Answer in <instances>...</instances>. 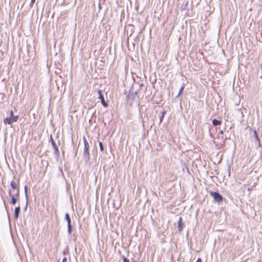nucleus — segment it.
<instances>
[{"mask_svg":"<svg viewBox=\"0 0 262 262\" xmlns=\"http://www.w3.org/2000/svg\"><path fill=\"white\" fill-rule=\"evenodd\" d=\"M18 116H15L13 114L12 111L10 112V116L7 117L4 120V123L5 124H11L13 122H16L18 120Z\"/></svg>","mask_w":262,"mask_h":262,"instance_id":"nucleus-2","label":"nucleus"},{"mask_svg":"<svg viewBox=\"0 0 262 262\" xmlns=\"http://www.w3.org/2000/svg\"><path fill=\"white\" fill-rule=\"evenodd\" d=\"M20 208L19 206H18L15 207L14 210V217L16 219H17L18 216L20 213Z\"/></svg>","mask_w":262,"mask_h":262,"instance_id":"nucleus-9","label":"nucleus"},{"mask_svg":"<svg viewBox=\"0 0 262 262\" xmlns=\"http://www.w3.org/2000/svg\"><path fill=\"white\" fill-rule=\"evenodd\" d=\"M72 232V225H68V233L69 234H71Z\"/></svg>","mask_w":262,"mask_h":262,"instance_id":"nucleus-14","label":"nucleus"},{"mask_svg":"<svg viewBox=\"0 0 262 262\" xmlns=\"http://www.w3.org/2000/svg\"><path fill=\"white\" fill-rule=\"evenodd\" d=\"M248 191H250V190H251V189H250V187H249V188H248Z\"/></svg>","mask_w":262,"mask_h":262,"instance_id":"nucleus-26","label":"nucleus"},{"mask_svg":"<svg viewBox=\"0 0 262 262\" xmlns=\"http://www.w3.org/2000/svg\"><path fill=\"white\" fill-rule=\"evenodd\" d=\"M28 205V199H27V200H26V206H25V210H27V209Z\"/></svg>","mask_w":262,"mask_h":262,"instance_id":"nucleus-20","label":"nucleus"},{"mask_svg":"<svg viewBox=\"0 0 262 262\" xmlns=\"http://www.w3.org/2000/svg\"><path fill=\"white\" fill-rule=\"evenodd\" d=\"M178 227L180 231L182 230V219L181 217H179Z\"/></svg>","mask_w":262,"mask_h":262,"instance_id":"nucleus-10","label":"nucleus"},{"mask_svg":"<svg viewBox=\"0 0 262 262\" xmlns=\"http://www.w3.org/2000/svg\"><path fill=\"white\" fill-rule=\"evenodd\" d=\"M212 124L214 126L220 125L221 124V121L220 120H218L216 119H214L212 120Z\"/></svg>","mask_w":262,"mask_h":262,"instance_id":"nucleus-12","label":"nucleus"},{"mask_svg":"<svg viewBox=\"0 0 262 262\" xmlns=\"http://www.w3.org/2000/svg\"><path fill=\"white\" fill-rule=\"evenodd\" d=\"M123 262H129V259H128L125 257H123Z\"/></svg>","mask_w":262,"mask_h":262,"instance_id":"nucleus-19","label":"nucleus"},{"mask_svg":"<svg viewBox=\"0 0 262 262\" xmlns=\"http://www.w3.org/2000/svg\"><path fill=\"white\" fill-rule=\"evenodd\" d=\"M138 84L140 88H141L142 86H144V84L143 83V82H139Z\"/></svg>","mask_w":262,"mask_h":262,"instance_id":"nucleus-18","label":"nucleus"},{"mask_svg":"<svg viewBox=\"0 0 262 262\" xmlns=\"http://www.w3.org/2000/svg\"><path fill=\"white\" fill-rule=\"evenodd\" d=\"M164 113H165L164 112H162L161 113L162 115L160 117V124L161 123L162 121H163V117H164Z\"/></svg>","mask_w":262,"mask_h":262,"instance_id":"nucleus-16","label":"nucleus"},{"mask_svg":"<svg viewBox=\"0 0 262 262\" xmlns=\"http://www.w3.org/2000/svg\"><path fill=\"white\" fill-rule=\"evenodd\" d=\"M220 133H221V134H223V130H221V131H220Z\"/></svg>","mask_w":262,"mask_h":262,"instance_id":"nucleus-25","label":"nucleus"},{"mask_svg":"<svg viewBox=\"0 0 262 262\" xmlns=\"http://www.w3.org/2000/svg\"><path fill=\"white\" fill-rule=\"evenodd\" d=\"M83 142H84V151L83 156L85 159V161H88L90 160V154H89V144L88 142L87 141L85 137L83 138Z\"/></svg>","mask_w":262,"mask_h":262,"instance_id":"nucleus-1","label":"nucleus"},{"mask_svg":"<svg viewBox=\"0 0 262 262\" xmlns=\"http://www.w3.org/2000/svg\"><path fill=\"white\" fill-rule=\"evenodd\" d=\"M196 262H202V260H201V258H198L197 259V260L196 261Z\"/></svg>","mask_w":262,"mask_h":262,"instance_id":"nucleus-24","label":"nucleus"},{"mask_svg":"<svg viewBox=\"0 0 262 262\" xmlns=\"http://www.w3.org/2000/svg\"><path fill=\"white\" fill-rule=\"evenodd\" d=\"M99 146L100 150L101 151H103V144H102V142H101V141L99 142Z\"/></svg>","mask_w":262,"mask_h":262,"instance_id":"nucleus-15","label":"nucleus"},{"mask_svg":"<svg viewBox=\"0 0 262 262\" xmlns=\"http://www.w3.org/2000/svg\"><path fill=\"white\" fill-rule=\"evenodd\" d=\"M9 195L11 198V203L12 204V205H15L16 202H17V199L19 198V197H16V194L14 195H12L11 194V190H10L9 191Z\"/></svg>","mask_w":262,"mask_h":262,"instance_id":"nucleus-8","label":"nucleus"},{"mask_svg":"<svg viewBox=\"0 0 262 262\" xmlns=\"http://www.w3.org/2000/svg\"><path fill=\"white\" fill-rule=\"evenodd\" d=\"M67 259L66 257H64L63 259H62V262H67Z\"/></svg>","mask_w":262,"mask_h":262,"instance_id":"nucleus-22","label":"nucleus"},{"mask_svg":"<svg viewBox=\"0 0 262 262\" xmlns=\"http://www.w3.org/2000/svg\"><path fill=\"white\" fill-rule=\"evenodd\" d=\"M251 138L253 142H254L255 145H257L258 146L260 145V140L258 138V135L256 130H254L252 135L251 136Z\"/></svg>","mask_w":262,"mask_h":262,"instance_id":"nucleus-4","label":"nucleus"},{"mask_svg":"<svg viewBox=\"0 0 262 262\" xmlns=\"http://www.w3.org/2000/svg\"><path fill=\"white\" fill-rule=\"evenodd\" d=\"M50 141H51L52 145V146H53V147L54 148V154L57 156H58L59 155L58 149V147H57V146L55 141H54L52 136H50Z\"/></svg>","mask_w":262,"mask_h":262,"instance_id":"nucleus-5","label":"nucleus"},{"mask_svg":"<svg viewBox=\"0 0 262 262\" xmlns=\"http://www.w3.org/2000/svg\"><path fill=\"white\" fill-rule=\"evenodd\" d=\"M65 219L67 221L68 225H71V221L70 217V215L68 213H67L65 215Z\"/></svg>","mask_w":262,"mask_h":262,"instance_id":"nucleus-11","label":"nucleus"},{"mask_svg":"<svg viewBox=\"0 0 262 262\" xmlns=\"http://www.w3.org/2000/svg\"><path fill=\"white\" fill-rule=\"evenodd\" d=\"M137 94H138V92H137V91H136V92H135V94H136V95H137Z\"/></svg>","mask_w":262,"mask_h":262,"instance_id":"nucleus-27","label":"nucleus"},{"mask_svg":"<svg viewBox=\"0 0 262 262\" xmlns=\"http://www.w3.org/2000/svg\"><path fill=\"white\" fill-rule=\"evenodd\" d=\"M185 83H183L180 90H179V94H178V95L176 97H178L181 94H182V93L183 92L184 88H185Z\"/></svg>","mask_w":262,"mask_h":262,"instance_id":"nucleus-13","label":"nucleus"},{"mask_svg":"<svg viewBox=\"0 0 262 262\" xmlns=\"http://www.w3.org/2000/svg\"><path fill=\"white\" fill-rule=\"evenodd\" d=\"M211 195L213 197L214 200L218 203L221 202L223 200L222 196L217 192H211Z\"/></svg>","mask_w":262,"mask_h":262,"instance_id":"nucleus-3","label":"nucleus"},{"mask_svg":"<svg viewBox=\"0 0 262 262\" xmlns=\"http://www.w3.org/2000/svg\"><path fill=\"white\" fill-rule=\"evenodd\" d=\"M98 93L99 94L98 98L101 100L102 105L104 107L107 106V103L105 101L104 97L102 93V91L98 90Z\"/></svg>","mask_w":262,"mask_h":262,"instance_id":"nucleus-6","label":"nucleus"},{"mask_svg":"<svg viewBox=\"0 0 262 262\" xmlns=\"http://www.w3.org/2000/svg\"><path fill=\"white\" fill-rule=\"evenodd\" d=\"M35 0H31V4H30V6L32 7L33 4L35 3Z\"/></svg>","mask_w":262,"mask_h":262,"instance_id":"nucleus-21","label":"nucleus"},{"mask_svg":"<svg viewBox=\"0 0 262 262\" xmlns=\"http://www.w3.org/2000/svg\"><path fill=\"white\" fill-rule=\"evenodd\" d=\"M25 193L26 200H27L28 194H27V186H25Z\"/></svg>","mask_w":262,"mask_h":262,"instance_id":"nucleus-17","label":"nucleus"},{"mask_svg":"<svg viewBox=\"0 0 262 262\" xmlns=\"http://www.w3.org/2000/svg\"><path fill=\"white\" fill-rule=\"evenodd\" d=\"M10 186L11 188L13 189H17V191L16 193V196L19 197V187L17 184L14 181H12L10 183Z\"/></svg>","mask_w":262,"mask_h":262,"instance_id":"nucleus-7","label":"nucleus"},{"mask_svg":"<svg viewBox=\"0 0 262 262\" xmlns=\"http://www.w3.org/2000/svg\"><path fill=\"white\" fill-rule=\"evenodd\" d=\"M228 172H229V176L230 175V166L228 168Z\"/></svg>","mask_w":262,"mask_h":262,"instance_id":"nucleus-23","label":"nucleus"}]
</instances>
